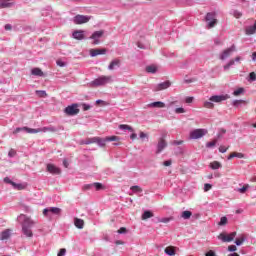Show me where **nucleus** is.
Masks as SVG:
<instances>
[{"mask_svg":"<svg viewBox=\"0 0 256 256\" xmlns=\"http://www.w3.org/2000/svg\"><path fill=\"white\" fill-rule=\"evenodd\" d=\"M212 187H213V186H212L211 184L206 183V184H204V191H205V192L211 191Z\"/></svg>","mask_w":256,"mask_h":256,"instance_id":"obj_49","label":"nucleus"},{"mask_svg":"<svg viewBox=\"0 0 256 256\" xmlns=\"http://www.w3.org/2000/svg\"><path fill=\"white\" fill-rule=\"evenodd\" d=\"M84 145H92L93 143H95V137L93 138H87L86 140H84L82 142Z\"/></svg>","mask_w":256,"mask_h":256,"instance_id":"obj_38","label":"nucleus"},{"mask_svg":"<svg viewBox=\"0 0 256 256\" xmlns=\"http://www.w3.org/2000/svg\"><path fill=\"white\" fill-rule=\"evenodd\" d=\"M4 183H8V185H13V183H15V182H13L9 177H5Z\"/></svg>","mask_w":256,"mask_h":256,"instance_id":"obj_54","label":"nucleus"},{"mask_svg":"<svg viewBox=\"0 0 256 256\" xmlns=\"http://www.w3.org/2000/svg\"><path fill=\"white\" fill-rule=\"evenodd\" d=\"M243 91H244L243 88H239V89H237V90H235V91L233 92V95H234L235 97H239V95H241V93H243Z\"/></svg>","mask_w":256,"mask_h":256,"instance_id":"obj_44","label":"nucleus"},{"mask_svg":"<svg viewBox=\"0 0 256 256\" xmlns=\"http://www.w3.org/2000/svg\"><path fill=\"white\" fill-rule=\"evenodd\" d=\"M205 256H216V254H215V251L209 250V251L205 254Z\"/></svg>","mask_w":256,"mask_h":256,"instance_id":"obj_58","label":"nucleus"},{"mask_svg":"<svg viewBox=\"0 0 256 256\" xmlns=\"http://www.w3.org/2000/svg\"><path fill=\"white\" fill-rule=\"evenodd\" d=\"M74 225L77 229H83V227H85V221H83V219L75 218Z\"/></svg>","mask_w":256,"mask_h":256,"instance_id":"obj_22","label":"nucleus"},{"mask_svg":"<svg viewBox=\"0 0 256 256\" xmlns=\"http://www.w3.org/2000/svg\"><path fill=\"white\" fill-rule=\"evenodd\" d=\"M78 107L79 106L77 104H72V105L65 108L64 113L66 115H69L70 117L78 115V113L80 111Z\"/></svg>","mask_w":256,"mask_h":256,"instance_id":"obj_6","label":"nucleus"},{"mask_svg":"<svg viewBox=\"0 0 256 256\" xmlns=\"http://www.w3.org/2000/svg\"><path fill=\"white\" fill-rule=\"evenodd\" d=\"M236 250H237V246H235V245H230V246H228V251L234 252V251H236Z\"/></svg>","mask_w":256,"mask_h":256,"instance_id":"obj_55","label":"nucleus"},{"mask_svg":"<svg viewBox=\"0 0 256 256\" xmlns=\"http://www.w3.org/2000/svg\"><path fill=\"white\" fill-rule=\"evenodd\" d=\"M175 113H177V114L185 113V109L184 108H176Z\"/></svg>","mask_w":256,"mask_h":256,"instance_id":"obj_56","label":"nucleus"},{"mask_svg":"<svg viewBox=\"0 0 256 256\" xmlns=\"http://www.w3.org/2000/svg\"><path fill=\"white\" fill-rule=\"evenodd\" d=\"M165 147H167V141H165V137H162L158 140L156 153H161Z\"/></svg>","mask_w":256,"mask_h":256,"instance_id":"obj_13","label":"nucleus"},{"mask_svg":"<svg viewBox=\"0 0 256 256\" xmlns=\"http://www.w3.org/2000/svg\"><path fill=\"white\" fill-rule=\"evenodd\" d=\"M11 5L13 4L10 3L9 0H0V7H2L3 9L11 7Z\"/></svg>","mask_w":256,"mask_h":256,"instance_id":"obj_29","label":"nucleus"},{"mask_svg":"<svg viewBox=\"0 0 256 256\" xmlns=\"http://www.w3.org/2000/svg\"><path fill=\"white\" fill-rule=\"evenodd\" d=\"M205 135V130L203 129H195L190 133L191 139H201Z\"/></svg>","mask_w":256,"mask_h":256,"instance_id":"obj_9","label":"nucleus"},{"mask_svg":"<svg viewBox=\"0 0 256 256\" xmlns=\"http://www.w3.org/2000/svg\"><path fill=\"white\" fill-rule=\"evenodd\" d=\"M146 72L147 73H157V66H155V65L147 66Z\"/></svg>","mask_w":256,"mask_h":256,"instance_id":"obj_31","label":"nucleus"},{"mask_svg":"<svg viewBox=\"0 0 256 256\" xmlns=\"http://www.w3.org/2000/svg\"><path fill=\"white\" fill-rule=\"evenodd\" d=\"M207 24L208 29H213L217 24V15L214 12H208L204 18Z\"/></svg>","mask_w":256,"mask_h":256,"instance_id":"obj_2","label":"nucleus"},{"mask_svg":"<svg viewBox=\"0 0 256 256\" xmlns=\"http://www.w3.org/2000/svg\"><path fill=\"white\" fill-rule=\"evenodd\" d=\"M170 221H173V218H162L159 220V223H169Z\"/></svg>","mask_w":256,"mask_h":256,"instance_id":"obj_48","label":"nucleus"},{"mask_svg":"<svg viewBox=\"0 0 256 256\" xmlns=\"http://www.w3.org/2000/svg\"><path fill=\"white\" fill-rule=\"evenodd\" d=\"M121 138H119L118 136H108L106 137V141H120Z\"/></svg>","mask_w":256,"mask_h":256,"instance_id":"obj_42","label":"nucleus"},{"mask_svg":"<svg viewBox=\"0 0 256 256\" xmlns=\"http://www.w3.org/2000/svg\"><path fill=\"white\" fill-rule=\"evenodd\" d=\"M72 37L77 39L78 41H83L85 39V31L83 30H76L73 32Z\"/></svg>","mask_w":256,"mask_h":256,"instance_id":"obj_15","label":"nucleus"},{"mask_svg":"<svg viewBox=\"0 0 256 256\" xmlns=\"http://www.w3.org/2000/svg\"><path fill=\"white\" fill-rule=\"evenodd\" d=\"M210 167L211 169H221V164L218 161H213L212 163H210Z\"/></svg>","mask_w":256,"mask_h":256,"instance_id":"obj_36","label":"nucleus"},{"mask_svg":"<svg viewBox=\"0 0 256 256\" xmlns=\"http://www.w3.org/2000/svg\"><path fill=\"white\" fill-rule=\"evenodd\" d=\"M31 73L36 77H43V71L40 68H33Z\"/></svg>","mask_w":256,"mask_h":256,"instance_id":"obj_27","label":"nucleus"},{"mask_svg":"<svg viewBox=\"0 0 256 256\" xmlns=\"http://www.w3.org/2000/svg\"><path fill=\"white\" fill-rule=\"evenodd\" d=\"M148 107H153L156 109H163L165 107V104L161 101L152 102V103L148 104Z\"/></svg>","mask_w":256,"mask_h":256,"instance_id":"obj_21","label":"nucleus"},{"mask_svg":"<svg viewBox=\"0 0 256 256\" xmlns=\"http://www.w3.org/2000/svg\"><path fill=\"white\" fill-rule=\"evenodd\" d=\"M83 111H89L91 109V106L89 104H82Z\"/></svg>","mask_w":256,"mask_h":256,"instance_id":"obj_57","label":"nucleus"},{"mask_svg":"<svg viewBox=\"0 0 256 256\" xmlns=\"http://www.w3.org/2000/svg\"><path fill=\"white\" fill-rule=\"evenodd\" d=\"M91 187H93V184H86L83 186V191H89V189H91Z\"/></svg>","mask_w":256,"mask_h":256,"instance_id":"obj_53","label":"nucleus"},{"mask_svg":"<svg viewBox=\"0 0 256 256\" xmlns=\"http://www.w3.org/2000/svg\"><path fill=\"white\" fill-rule=\"evenodd\" d=\"M36 95H38V97L45 98L47 97V92H45V90H36Z\"/></svg>","mask_w":256,"mask_h":256,"instance_id":"obj_39","label":"nucleus"},{"mask_svg":"<svg viewBox=\"0 0 256 256\" xmlns=\"http://www.w3.org/2000/svg\"><path fill=\"white\" fill-rule=\"evenodd\" d=\"M171 160H168V161H164L163 165L164 167H171Z\"/></svg>","mask_w":256,"mask_h":256,"instance_id":"obj_60","label":"nucleus"},{"mask_svg":"<svg viewBox=\"0 0 256 256\" xmlns=\"http://www.w3.org/2000/svg\"><path fill=\"white\" fill-rule=\"evenodd\" d=\"M204 107L206 109H213V107H215V104H213V102H211V101H206V102H204Z\"/></svg>","mask_w":256,"mask_h":256,"instance_id":"obj_40","label":"nucleus"},{"mask_svg":"<svg viewBox=\"0 0 256 256\" xmlns=\"http://www.w3.org/2000/svg\"><path fill=\"white\" fill-rule=\"evenodd\" d=\"M12 187L16 189L17 191H23L27 186L25 184H17V183H12Z\"/></svg>","mask_w":256,"mask_h":256,"instance_id":"obj_28","label":"nucleus"},{"mask_svg":"<svg viewBox=\"0 0 256 256\" xmlns=\"http://www.w3.org/2000/svg\"><path fill=\"white\" fill-rule=\"evenodd\" d=\"M119 129H122L123 131H131L133 133V127L127 125V124H121L119 125Z\"/></svg>","mask_w":256,"mask_h":256,"instance_id":"obj_30","label":"nucleus"},{"mask_svg":"<svg viewBox=\"0 0 256 256\" xmlns=\"http://www.w3.org/2000/svg\"><path fill=\"white\" fill-rule=\"evenodd\" d=\"M107 83H111V76H100L92 82V85L101 87V85H107Z\"/></svg>","mask_w":256,"mask_h":256,"instance_id":"obj_3","label":"nucleus"},{"mask_svg":"<svg viewBox=\"0 0 256 256\" xmlns=\"http://www.w3.org/2000/svg\"><path fill=\"white\" fill-rule=\"evenodd\" d=\"M237 157L238 159H243L245 157V155L243 153H239V152H232L229 156L228 159L231 160L233 158Z\"/></svg>","mask_w":256,"mask_h":256,"instance_id":"obj_25","label":"nucleus"},{"mask_svg":"<svg viewBox=\"0 0 256 256\" xmlns=\"http://www.w3.org/2000/svg\"><path fill=\"white\" fill-rule=\"evenodd\" d=\"M38 131H40V133H47V131H55V128H51V127H43V128H38Z\"/></svg>","mask_w":256,"mask_h":256,"instance_id":"obj_37","label":"nucleus"},{"mask_svg":"<svg viewBox=\"0 0 256 256\" xmlns=\"http://www.w3.org/2000/svg\"><path fill=\"white\" fill-rule=\"evenodd\" d=\"M22 129L28 133H41V130H39V128L33 129L29 127H23Z\"/></svg>","mask_w":256,"mask_h":256,"instance_id":"obj_33","label":"nucleus"},{"mask_svg":"<svg viewBox=\"0 0 256 256\" xmlns=\"http://www.w3.org/2000/svg\"><path fill=\"white\" fill-rule=\"evenodd\" d=\"M95 143H97L99 147H105L107 143V138L95 137Z\"/></svg>","mask_w":256,"mask_h":256,"instance_id":"obj_23","label":"nucleus"},{"mask_svg":"<svg viewBox=\"0 0 256 256\" xmlns=\"http://www.w3.org/2000/svg\"><path fill=\"white\" fill-rule=\"evenodd\" d=\"M172 145H183V140H175L174 142H172Z\"/></svg>","mask_w":256,"mask_h":256,"instance_id":"obj_61","label":"nucleus"},{"mask_svg":"<svg viewBox=\"0 0 256 256\" xmlns=\"http://www.w3.org/2000/svg\"><path fill=\"white\" fill-rule=\"evenodd\" d=\"M164 253L166 255L174 256L175 255V246H168L165 248Z\"/></svg>","mask_w":256,"mask_h":256,"instance_id":"obj_26","label":"nucleus"},{"mask_svg":"<svg viewBox=\"0 0 256 256\" xmlns=\"http://www.w3.org/2000/svg\"><path fill=\"white\" fill-rule=\"evenodd\" d=\"M235 63H241V57H240V56H237L235 59H231V60L224 66L225 71H227L228 69H230L231 67H233V65H235Z\"/></svg>","mask_w":256,"mask_h":256,"instance_id":"obj_16","label":"nucleus"},{"mask_svg":"<svg viewBox=\"0 0 256 256\" xmlns=\"http://www.w3.org/2000/svg\"><path fill=\"white\" fill-rule=\"evenodd\" d=\"M252 60H253V61H256V52H253V53H252Z\"/></svg>","mask_w":256,"mask_h":256,"instance_id":"obj_64","label":"nucleus"},{"mask_svg":"<svg viewBox=\"0 0 256 256\" xmlns=\"http://www.w3.org/2000/svg\"><path fill=\"white\" fill-rule=\"evenodd\" d=\"M235 51H237V49L235 48V45H232L230 48L224 50L220 54L219 59H221V61H225V59H229V56L233 55V53H235Z\"/></svg>","mask_w":256,"mask_h":256,"instance_id":"obj_7","label":"nucleus"},{"mask_svg":"<svg viewBox=\"0 0 256 256\" xmlns=\"http://www.w3.org/2000/svg\"><path fill=\"white\" fill-rule=\"evenodd\" d=\"M186 103H193V97H187Z\"/></svg>","mask_w":256,"mask_h":256,"instance_id":"obj_63","label":"nucleus"},{"mask_svg":"<svg viewBox=\"0 0 256 256\" xmlns=\"http://www.w3.org/2000/svg\"><path fill=\"white\" fill-rule=\"evenodd\" d=\"M243 243H245V237L243 236L235 240V244L238 246L243 245Z\"/></svg>","mask_w":256,"mask_h":256,"instance_id":"obj_41","label":"nucleus"},{"mask_svg":"<svg viewBox=\"0 0 256 256\" xmlns=\"http://www.w3.org/2000/svg\"><path fill=\"white\" fill-rule=\"evenodd\" d=\"M67 253V250L65 248L60 249L57 256H64Z\"/></svg>","mask_w":256,"mask_h":256,"instance_id":"obj_52","label":"nucleus"},{"mask_svg":"<svg viewBox=\"0 0 256 256\" xmlns=\"http://www.w3.org/2000/svg\"><path fill=\"white\" fill-rule=\"evenodd\" d=\"M91 21V16H85V15H76L73 18V22L75 25H83L84 23H89Z\"/></svg>","mask_w":256,"mask_h":256,"instance_id":"obj_4","label":"nucleus"},{"mask_svg":"<svg viewBox=\"0 0 256 256\" xmlns=\"http://www.w3.org/2000/svg\"><path fill=\"white\" fill-rule=\"evenodd\" d=\"M130 189L133 193H143V188L140 186H131Z\"/></svg>","mask_w":256,"mask_h":256,"instance_id":"obj_34","label":"nucleus"},{"mask_svg":"<svg viewBox=\"0 0 256 256\" xmlns=\"http://www.w3.org/2000/svg\"><path fill=\"white\" fill-rule=\"evenodd\" d=\"M236 236H237V232H232L228 235L225 233H221L219 234L218 239L223 241V243H231V241H233Z\"/></svg>","mask_w":256,"mask_h":256,"instance_id":"obj_5","label":"nucleus"},{"mask_svg":"<svg viewBox=\"0 0 256 256\" xmlns=\"http://www.w3.org/2000/svg\"><path fill=\"white\" fill-rule=\"evenodd\" d=\"M48 213H53V215H59V213H61V209L58 207L45 208L43 210V215L47 216Z\"/></svg>","mask_w":256,"mask_h":256,"instance_id":"obj_14","label":"nucleus"},{"mask_svg":"<svg viewBox=\"0 0 256 256\" xmlns=\"http://www.w3.org/2000/svg\"><path fill=\"white\" fill-rule=\"evenodd\" d=\"M92 187H95L96 191H101V189H105V186L99 182H95L92 184Z\"/></svg>","mask_w":256,"mask_h":256,"instance_id":"obj_35","label":"nucleus"},{"mask_svg":"<svg viewBox=\"0 0 256 256\" xmlns=\"http://www.w3.org/2000/svg\"><path fill=\"white\" fill-rule=\"evenodd\" d=\"M120 66H121V60L114 59L112 62H110L108 69L110 71H113V69H115L116 67H120Z\"/></svg>","mask_w":256,"mask_h":256,"instance_id":"obj_18","label":"nucleus"},{"mask_svg":"<svg viewBox=\"0 0 256 256\" xmlns=\"http://www.w3.org/2000/svg\"><path fill=\"white\" fill-rule=\"evenodd\" d=\"M10 237H11V230H9V229L4 230L0 234V241H5V240L9 239Z\"/></svg>","mask_w":256,"mask_h":256,"instance_id":"obj_20","label":"nucleus"},{"mask_svg":"<svg viewBox=\"0 0 256 256\" xmlns=\"http://www.w3.org/2000/svg\"><path fill=\"white\" fill-rule=\"evenodd\" d=\"M226 223H227V217L223 216V217H221L220 222L218 223V225L223 226Z\"/></svg>","mask_w":256,"mask_h":256,"instance_id":"obj_45","label":"nucleus"},{"mask_svg":"<svg viewBox=\"0 0 256 256\" xmlns=\"http://www.w3.org/2000/svg\"><path fill=\"white\" fill-rule=\"evenodd\" d=\"M89 53H90V57H97V55H105L107 53V49L105 48L90 49Z\"/></svg>","mask_w":256,"mask_h":256,"instance_id":"obj_12","label":"nucleus"},{"mask_svg":"<svg viewBox=\"0 0 256 256\" xmlns=\"http://www.w3.org/2000/svg\"><path fill=\"white\" fill-rule=\"evenodd\" d=\"M191 215H193V213L191 211L186 210L182 212L181 217L182 219H191Z\"/></svg>","mask_w":256,"mask_h":256,"instance_id":"obj_32","label":"nucleus"},{"mask_svg":"<svg viewBox=\"0 0 256 256\" xmlns=\"http://www.w3.org/2000/svg\"><path fill=\"white\" fill-rule=\"evenodd\" d=\"M20 221H22V233L26 237H33V231L31 230V227L33 225H36L37 221L31 219V217L21 214L19 216Z\"/></svg>","mask_w":256,"mask_h":256,"instance_id":"obj_1","label":"nucleus"},{"mask_svg":"<svg viewBox=\"0 0 256 256\" xmlns=\"http://www.w3.org/2000/svg\"><path fill=\"white\" fill-rule=\"evenodd\" d=\"M11 29H13V27L11 26V24H6V25H5V30H6V31H11Z\"/></svg>","mask_w":256,"mask_h":256,"instance_id":"obj_62","label":"nucleus"},{"mask_svg":"<svg viewBox=\"0 0 256 256\" xmlns=\"http://www.w3.org/2000/svg\"><path fill=\"white\" fill-rule=\"evenodd\" d=\"M103 33H104L103 30H100V31L94 32L91 35L90 39L94 40L93 45H99V43H100L99 39H101V37H103Z\"/></svg>","mask_w":256,"mask_h":256,"instance_id":"obj_10","label":"nucleus"},{"mask_svg":"<svg viewBox=\"0 0 256 256\" xmlns=\"http://www.w3.org/2000/svg\"><path fill=\"white\" fill-rule=\"evenodd\" d=\"M47 171L48 173H51L52 175H61V169L54 164H48L47 165Z\"/></svg>","mask_w":256,"mask_h":256,"instance_id":"obj_11","label":"nucleus"},{"mask_svg":"<svg viewBox=\"0 0 256 256\" xmlns=\"http://www.w3.org/2000/svg\"><path fill=\"white\" fill-rule=\"evenodd\" d=\"M227 99H230V96L228 94L215 95L210 97L209 101H211L212 103H221L222 101H227Z\"/></svg>","mask_w":256,"mask_h":256,"instance_id":"obj_8","label":"nucleus"},{"mask_svg":"<svg viewBox=\"0 0 256 256\" xmlns=\"http://www.w3.org/2000/svg\"><path fill=\"white\" fill-rule=\"evenodd\" d=\"M246 35H255L256 33V20L253 26H248L245 29Z\"/></svg>","mask_w":256,"mask_h":256,"instance_id":"obj_19","label":"nucleus"},{"mask_svg":"<svg viewBox=\"0 0 256 256\" xmlns=\"http://www.w3.org/2000/svg\"><path fill=\"white\" fill-rule=\"evenodd\" d=\"M215 145H217V139H214L213 141L206 143V147L208 148L215 147Z\"/></svg>","mask_w":256,"mask_h":256,"instance_id":"obj_43","label":"nucleus"},{"mask_svg":"<svg viewBox=\"0 0 256 256\" xmlns=\"http://www.w3.org/2000/svg\"><path fill=\"white\" fill-rule=\"evenodd\" d=\"M15 155H17V151H15V149H10L8 152V156L15 157Z\"/></svg>","mask_w":256,"mask_h":256,"instance_id":"obj_51","label":"nucleus"},{"mask_svg":"<svg viewBox=\"0 0 256 256\" xmlns=\"http://www.w3.org/2000/svg\"><path fill=\"white\" fill-rule=\"evenodd\" d=\"M249 189V184H245L242 188H240L238 191L239 193H245Z\"/></svg>","mask_w":256,"mask_h":256,"instance_id":"obj_46","label":"nucleus"},{"mask_svg":"<svg viewBox=\"0 0 256 256\" xmlns=\"http://www.w3.org/2000/svg\"><path fill=\"white\" fill-rule=\"evenodd\" d=\"M228 149H229V146L228 147L220 146L219 147V152L220 153H227Z\"/></svg>","mask_w":256,"mask_h":256,"instance_id":"obj_50","label":"nucleus"},{"mask_svg":"<svg viewBox=\"0 0 256 256\" xmlns=\"http://www.w3.org/2000/svg\"><path fill=\"white\" fill-rule=\"evenodd\" d=\"M151 217H154V214L153 212L149 211V210H146L144 211V213L142 214V221H147V219H151Z\"/></svg>","mask_w":256,"mask_h":256,"instance_id":"obj_24","label":"nucleus"},{"mask_svg":"<svg viewBox=\"0 0 256 256\" xmlns=\"http://www.w3.org/2000/svg\"><path fill=\"white\" fill-rule=\"evenodd\" d=\"M118 233H120V234L127 233V228L121 227V228L118 230Z\"/></svg>","mask_w":256,"mask_h":256,"instance_id":"obj_59","label":"nucleus"},{"mask_svg":"<svg viewBox=\"0 0 256 256\" xmlns=\"http://www.w3.org/2000/svg\"><path fill=\"white\" fill-rule=\"evenodd\" d=\"M256 80V73L255 72H251L249 74V79L248 81H255Z\"/></svg>","mask_w":256,"mask_h":256,"instance_id":"obj_47","label":"nucleus"},{"mask_svg":"<svg viewBox=\"0 0 256 256\" xmlns=\"http://www.w3.org/2000/svg\"><path fill=\"white\" fill-rule=\"evenodd\" d=\"M169 87H171V82L170 81H165V82H162V83L158 84L156 86L155 91H163L165 89H169Z\"/></svg>","mask_w":256,"mask_h":256,"instance_id":"obj_17","label":"nucleus"}]
</instances>
